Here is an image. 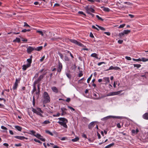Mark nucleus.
Listing matches in <instances>:
<instances>
[{
  "mask_svg": "<svg viewBox=\"0 0 148 148\" xmlns=\"http://www.w3.org/2000/svg\"><path fill=\"white\" fill-rule=\"evenodd\" d=\"M60 140H67V138L66 137H63L61 138Z\"/></svg>",
  "mask_w": 148,
  "mask_h": 148,
  "instance_id": "obj_48",
  "label": "nucleus"
},
{
  "mask_svg": "<svg viewBox=\"0 0 148 148\" xmlns=\"http://www.w3.org/2000/svg\"><path fill=\"white\" fill-rule=\"evenodd\" d=\"M119 69H120V68L118 67H117V66L114 67L113 66H111L107 70H106L108 71V70H113V69H114V70H117Z\"/></svg>",
  "mask_w": 148,
  "mask_h": 148,
  "instance_id": "obj_13",
  "label": "nucleus"
},
{
  "mask_svg": "<svg viewBox=\"0 0 148 148\" xmlns=\"http://www.w3.org/2000/svg\"><path fill=\"white\" fill-rule=\"evenodd\" d=\"M133 65L134 67H136L137 68H139L141 66L140 64H134Z\"/></svg>",
  "mask_w": 148,
  "mask_h": 148,
  "instance_id": "obj_33",
  "label": "nucleus"
},
{
  "mask_svg": "<svg viewBox=\"0 0 148 148\" xmlns=\"http://www.w3.org/2000/svg\"><path fill=\"white\" fill-rule=\"evenodd\" d=\"M36 32L38 33H39L42 36H43V32L41 31L38 30L36 31Z\"/></svg>",
  "mask_w": 148,
  "mask_h": 148,
  "instance_id": "obj_40",
  "label": "nucleus"
},
{
  "mask_svg": "<svg viewBox=\"0 0 148 148\" xmlns=\"http://www.w3.org/2000/svg\"><path fill=\"white\" fill-rule=\"evenodd\" d=\"M125 24H123L122 25H120V26L118 28H122L125 25Z\"/></svg>",
  "mask_w": 148,
  "mask_h": 148,
  "instance_id": "obj_41",
  "label": "nucleus"
},
{
  "mask_svg": "<svg viewBox=\"0 0 148 148\" xmlns=\"http://www.w3.org/2000/svg\"><path fill=\"white\" fill-rule=\"evenodd\" d=\"M68 108L72 110L73 111H74L75 110V109L74 108H73L71 106H68Z\"/></svg>",
  "mask_w": 148,
  "mask_h": 148,
  "instance_id": "obj_54",
  "label": "nucleus"
},
{
  "mask_svg": "<svg viewBox=\"0 0 148 148\" xmlns=\"http://www.w3.org/2000/svg\"><path fill=\"white\" fill-rule=\"evenodd\" d=\"M123 91L122 90H119L117 92H110L107 94L106 96H110L117 95H119Z\"/></svg>",
  "mask_w": 148,
  "mask_h": 148,
  "instance_id": "obj_4",
  "label": "nucleus"
},
{
  "mask_svg": "<svg viewBox=\"0 0 148 148\" xmlns=\"http://www.w3.org/2000/svg\"><path fill=\"white\" fill-rule=\"evenodd\" d=\"M123 40H118V42L120 44H121L123 43Z\"/></svg>",
  "mask_w": 148,
  "mask_h": 148,
  "instance_id": "obj_51",
  "label": "nucleus"
},
{
  "mask_svg": "<svg viewBox=\"0 0 148 148\" xmlns=\"http://www.w3.org/2000/svg\"><path fill=\"white\" fill-rule=\"evenodd\" d=\"M21 40L20 38L16 37L15 39L13 41V42H20Z\"/></svg>",
  "mask_w": 148,
  "mask_h": 148,
  "instance_id": "obj_25",
  "label": "nucleus"
},
{
  "mask_svg": "<svg viewBox=\"0 0 148 148\" xmlns=\"http://www.w3.org/2000/svg\"><path fill=\"white\" fill-rule=\"evenodd\" d=\"M78 13L85 15V14H84L82 11H79Z\"/></svg>",
  "mask_w": 148,
  "mask_h": 148,
  "instance_id": "obj_57",
  "label": "nucleus"
},
{
  "mask_svg": "<svg viewBox=\"0 0 148 148\" xmlns=\"http://www.w3.org/2000/svg\"><path fill=\"white\" fill-rule=\"evenodd\" d=\"M15 127L19 131H21V130L22 129V128L21 127L17 125V126H15Z\"/></svg>",
  "mask_w": 148,
  "mask_h": 148,
  "instance_id": "obj_22",
  "label": "nucleus"
},
{
  "mask_svg": "<svg viewBox=\"0 0 148 148\" xmlns=\"http://www.w3.org/2000/svg\"><path fill=\"white\" fill-rule=\"evenodd\" d=\"M58 71L60 72L61 71L62 69V65L60 61L58 62Z\"/></svg>",
  "mask_w": 148,
  "mask_h": 148,
  "instance_id": "obj_15",
  "label": "nucleus"
},
{
  "mask_svg": "<svg viewBox=\"0 0 148 148\" xmlns=\"http://www.w3.org/2000/svg\"><path fill=\"white\" fill-rule=\"evenodd\" d=\"M92 76V75L87 80V82L88 83H89L90 81L91 80V77Z\"/></svg>",
  "mask_w": 148,
  "mask_h": 148,
  "instance_id": "obj_44",
  "label": "nucleus"
},
{
  "mask_svg": "<svg viewBox=\"0 0 148 148\" xmlns=\"http://www.w3.org/2000/svg\"><path fill=\"white\" fill-rule=\"evenodd\" d=\"M79 140V138L78 137H77L74 138L72 139L71 140L73 142H75L78 141Z\"/></svg>",
  "mask_w": 148,
  "mask_h": 148,
  "instance_id": "obj_28",
  "label": "nucleus"
},
{
  "mask_svg": "<svg viewBox=\"0 0 148 148\" xmlns=\"http://www.w3.org/2000/svg\"><path fill=\"white\" fill-rule=\"evenodd\" d=\"M45 56H43L42 58L40 60V61L42 62L45 59Z\"/></svg>",
  "mask_w": 148,
  "mask_h": 148,
  "instance_id": "obj_46",
  "label": "nucleus"
},
{
  "mask_svg": "<svg viewBox=\"0 0 148 148\" xmlns=\"http://www.w3.org/2000/svg\"><path fill=\"white\" fill-rule=\"evenodd\" d=\"M130 30H125L123 31L125 34H127L130 33Z\"/></svg>",
  "mask_w": 148,
  "mask_h": 148,
  "instance_id": "obj_23",
  "label": "nucleus"
},
{
  "mask_svg": "<svg viewBox=\"0 0 148 148\" xmlns=\"http://www.w3.org/2000/svg\"><path fill=\"white\" fill-rule=\"evenodd\" d=\"M61 110L62 112V113L61 114L62 116L64 114H66V113L65 112V111L67 110V109L66 108H61Z\"/></svg>",
  "mask_w": 148,
  "mask_h": 148,
  "instance_id": "obj_17",
  "label": "nucleus"
},
{
  "mask_svg": "<svg viewBox=\"0 0 148 148\" xmlns=\"http://www.w3.org/2000/svg\"><path fill=\"white\" fill-rule=\"evenodd\" d=\"M38 75H39L38 73H36L34 76V77H35V78L37 77L38 76Z\"/></svg>",
  "mask_w": 148,
  "mask_h": 148,
  "instance_id": "obj_63",
  "label": "nucleus"
},
{
  "mask_svg": "<svg viewBox=\"0 0 148 148\" xmlns=\"http://www.w3.org/2000/svg\"><path fill=\"white\" fill-rule=\"evenodd\" d=\"M66 75L67 77L69 79H71V75L69 73H66Z\"/></svg>",
  "mask_w": 148,
  "mask_h": 148,
  "instance_id": "obj_45",
  "label": "nucleus"
},
{
  "mask_svg": "<svg viewBox=\"0 0 148 148\" xmlns=\"http://www.w3.org/2000/svg\"><path fill=\"white\" fill-rule=\"evenodd\" d=\"M82 136L84 138H86L87 137L86 134H83L82 135Z\"/></svg>",
  "mask_w": 148,
  "mask_h": 148,
  "instance_id": "obj_64",
  "label": "nucleus"
},
{
  "mask_svg": "<svg viewBox=\"0 0 148 148\" xmlns=\"http://www.w3.org/2000/svg\"><path fill=\"white\" fill-rule=\"evenodd\" d=\"M77 45L80 46L81 47H85L83 44H82V43H81V42H77Z\"/></svg>",
  "mask_w": 148,
  "mask_h": 148,
  "instance_id": "obj_35",
  "label": "nucleus"
},
{
  "mask_svg": "<svg viewBox=\"0 0 148 148\" xmlns=\"http://www.w3.org/2000/svg\"><path fill=\"white\" fill-rule=\"evenodd\" d=\"M45 132L46 133L49 134L51 136H52L53 135V133L49 130H46Z\"/></svg>",
  "mask_w": 148,
  "mask_h": 148,
  "instance_id": "obj_34",
  "label": "nucleus"
},
{
  "mask_svg": "<svg viewBox=\"0 0 148 148\" xmlns=\"http://www.w3.org/2000/svg\"><path fill=\"white\" fill-rule=\"evenodd\" d=\"M103 80L105 82L104 84L106 85L108 83L110 82V80L109 77H104L103 78Z\"/></svg>",
  "mask_w": 148,
  "mask_h": 148,
  "instance_id": "obj_8",
  "label": "nucleus"
},
{
  "mask_svg": "<svg viewBox=\"0 0 148 148\" xmlns=\"http://www.w3.org/2000/svg\"><path fill=\"white\" fill-rule=\"evenodd\" d=\"M60 115V114L59 113H58L56 114H53V116L54 117H57L59 116Z\"/></svg>",
  "mask_w": 148,
  "mask_h": 148,
  "instance_id": "obj_37",
  "label": "nucleus"
},
{
  "mask_svg": "<svg viewBox=\"0 0 148 148\" xmlns=\"http://www.w3.org/2000/svg\"><path fill=\"white\" fill-rule=\"evenodd\" d=\"M104 34H106L108 36H110V33L109 32H104Z\"/></svg>",
  "mask_w": 148,
  "mask_h": 148,
  "instance_id": "obj_58",
  "label": "nucleus"
},
{
  "mask_svg": "<svg viewBox=\"0 0 148 148\" xmlns=\"http://www.w3.org/2000/svg\"><path fill=\"white\" fill-rule=\"evenodd\" d=\"M117 127L118 128H121V126L119 123H118L117 125Z\"/></svg>",
  "mask_w": 148,
  "mask_h": 148,
  "instance_id": "obj_59",
  "label": "nucleus"
},
{
  "mask_svg": "<svg viewBox=\"0 0 148 148\" xmlns=\"http://www.w3.org/2000/svg\"><path fill=\"white\" fill-rule=\"evenodd\" d=\"M29 132H30V134H32V135H33V136H35L36 137V135H37V134H36V132L35 131H34V130H30L29 131Z\"/></svg>",
  "mask_w": 148,
  "mask_h": 148,
  "instance_id": "obj_21",
  "label": "nucleus"
},
{
  "mask_svg": "<svg viewBox=\"0 0 148 148\" xmlns=\"http://www.w3.org/2000/svg\"><path fill=\"white\" fill-rule=\"evenodd\" d=\"M91 57L95 58H96L98 59V58L97 56V54L95 53H93L91 55Z\"/></svg>",
  "mask_w": 148,
  "mask_h": 148,
  "instance_id": "obj_27",
  "label": "nucleus"
},
{
  "mask_svg": "<svg viewBox=\"0 0 148 148\" xmlns=\"http://www.w3.org/2000/svg\"><path fill=\"white\" fill-rule=\"evenodd\" d=\"M20 80V79L18 80L17 78L16 79L14 85L12 87L13 90H15L16 89L18 86V83L19 82Z\"/></svg>",
  "mask_w": 148,
  "mask_h": 148,
  "instance_id": "obj_6",
  "label": "nucleus"
},
{
  "mask_svg": "<svg viewBox=\"0 0 148 148\" xmlns=\"http://www.w3.org/2000/svg\"><path fill=\"white\" fill-rule=\"evenodd\" d=\"M43 97V102L45 103H47L50 101V97L47 92H44Z\"/></svg>",
  "mask_w": 148,
  "mask_h": 148,
  "instance_id": "obj_3",
  "label": "nucleus"
},
{
  "mask_svg": "<svg viewBox=\"0 0 148 148\" xmlns=\"http://www.w3.org/2000/svg\"><path fill=\"white\" fill-rule=\"evenodd\" d=\"M14 137L20 140H23L24 139H25L26 140L28 139L27 138L23 136H14Z\"/></svg>",
  "mask_w": 148,
  "mask_h": 148,
  "instance_id": "obj_9",
  "label": "nucleus"
},
{
  "mask_svg": "<svg viewBox=\"0 0 148 148\" xmlns=\"http://www.w3.org/2000/svg\"><path fill=\"white\" fill-rule=\"evenodd\" d=\"M50 145H53V144L52 143H47V146L49 147L50 146Z\"/></svg>",
  "mask_w": 148,
  "mask_h": 148,
  "instance_id": "obj_61",
  "label": "nucleus"
},
{
  "mask_svg": "<svg viewBox=\"0 0 148 148\" xmlns=\"http://www.w3.org/2000/svg\"><path fill=\"white\" fill-rule=\"evenodd\" d=\"M124 35H125V34H124L123 32L119 33V36L121 37H122Z\"/></svg>",
  "mask_w": 148,
  "mask_h": 148,
  "instance_id": "obj_50",
  "label": "nucleus"
},
{
  "mask_svg": "<svg viewBox=\"0 0 148 148\" xmlns=\"http://www.w3.org/2000/svg\"><path fill=\"white\" fill-rule=\"evenodd\" d=\"M95 122L93 121L90 123L88 125V128L89 129H92L94 126V123Z\"/></svg>",
  "mask_w": 148,
  "mask_h": 148,
  "instance_id": "obj_16",
  "label": "nucleus"
},
{
  "mask_svg": "<svg viewBox=\"0 0 148 148\" xmlns=\"http://www.w3.org/2000/svg\"><path fill=\"white\" fill-rule=\"evenodd\" d=\"M125 58L128 60H131L132 59L131 57L127 56L125 57Z\"/></svg>",
  "mask_w": 148,
  "mask_h": 148,
  "instance_id": "obj_49",
  "label": "nucleus"
},
{
  "mask_svg": "<svg viewBox=\"0 0 148 148\" xmlns=\"http://www.w3.org/2000/svg\"><path fill=\"white\" fill-rule=\"evenodd\" d=\"M36 136V137L40 139L42 141L44 142L45 141V139L44 138H43L41 136L40 134H37V135Z\"/></svg>",
  "mask_w": 148,
  "mask_h": 148,
  "instance_id": "obj_10",
  "label": "nucleus"
},
{
  "mask_svg": "<svg viewBox=\"0 0 148 148\" xmlns=\"http://www.w3.org/2000/svg\"><path fill=\"white\" fill-rule=\"evenodd\" d=\"M103 64H105L106 63L104 62H100L99 63L97 64V65L98 66H99Z\"/></svg>",
  "mask_w": 148,
  "mask_h": 148,
  "instance_id": "obj_52",
  "label": "nucleus"
},
{
  "mask_svg": "<svg viewBox=\"0 0 148 148\" xmlns=\"http://www.w3.org/2000/svg\"><path fill=\"white\" fill-rule=\"evenodd\" d=\"M51 89L53 91L56 93L58 92V90L56 87L54 86L51 88Z\"/></svg>",
  "mask_w": 148,
  "mask_h": 148,
  "instance_id": "obj_20",
  "label": "nucleus"
},
{
  "mask_svg": "<svg viewBox=\"0 0 148 148\" xmlns=\"http://www.w3.org/2000/svg\"><path fill=\"white\" fill-rule=\"evenodd\" d=\"M128 16H130L131 18H133L134 17V15L131 14H129Z\"/></svg>",
  "mask_w": 148,
  "mask_h": 148,
  "instance_id": "obj_60",
  "label": "nucleus"
},
{
  "mask_svg": "<svg viewBox=\"0 0 148 148\" xmlns=\"http://www.w3.org/2000/svg\"><path fill=\"white\" fill-rule=\"evenodd\" d=\"M58 119L60 121L58 122V123L65 128H67L66 123L68 122V121L64 117H60L58 118Z\"/></svg>",
  "mask_w": 148,
  "mask_h": 148,
  "instance_id": "obj_1",
  "label": "nucleus"
},
{
  "mask_svg": "<svg viewBox=\"0 0 148 148\" xmlns=\"http://www.w3.org/2000/svg\"><path fill=\"white\" fill-rule=\"evenodd\" d=\"M27 62H28V64H30V66H31V64L32 63V60H31V59H27Z\"/></svg>",
  "mask_w": 148,
  "mask_h": 148,
  "instance_id": "obj_32",
  "label": "nucleus"
},
{
  "mask_svg": "<svg viewBox=\"0 0 148 148\" xmlns=\"http://www.w3.org/2000/svg\"><path fill=\"white\" fill-rule=\"evenodd\" d=\"M36 90V88L35 87V86H33V89L32 90V94H33Z\"/></svg>",
  "mask_w": 148,
  "mask_h": 148,
  "instance_id": "obj_47",
  "label": "nucleus"
},
{
  "mask_svg": "<svg viewBox=\"0 0 148 148\" xmlns=\"http://www.w3.org/2000/svg\"><path fill=\"white\" fill-rule=\"evenodd\" d=\"M24 26H27L29 27H30V26L29 25L26 23L25 22L24 23Z\"/></svg>",
  "mask_w": 148,
  "mask_h": 148,
  "instance_id": "obj_53",
  "label": "nucleus"
},
{
  "mask_svg": "<svg viewBox=\"0 0 148 148\" xmlns=\"http://www.w3.org/2000/svg\"><path fill=\"white\" fill-rule=\"evenodd\" d=\"M1 128L2 129L4 130H6L7 129V128L3 126H1Z\"/></svg>",
  "mask_w": 148,
  "mask_h": 148,
  "instance_id": "obj_55",
  "label": "nucleus"
},
{
  "mask_svg": "<svg viewBox=\"0 0 148 148\" xmlns=\"http://www.w3.org/2000/svg\"><path fill=\"white\" fill-rule=\"evenodd\" d=\"M42 48V46H40L36 48H35V50L37 51H40Z\"/></svg>",
  "mask_w": 148,
  "mask_h": 148,
  "instance_id": "obj_24",
  "label": "nucleus"
},
{
  "mask_svg": "<svg viewBox=\"0 0 148 148\" xmlns=\"http://www.w3.org/2000/svg\"><path fill=\"white\" fill-rule=\"evenodd\" d=\"M96 26H97L100 29L102 30L105 31L106 30L105 28L103 27L99 26L97 25H96Z\"/></svg>",
  "mask_w": 148,
  "mask_h": 148,
  "instance_id": "obj_31",
  "label": "nucleus"
},
{
  "mask_svg": "<svg viewBox=\"0 0 148 148\" xmlns=\"http://www.w3.org/2000/svg\"><path fill=\"white\" fill-rule=\"evenodd\" d=\"M30 64L23 65L22 66V69L23 71L26 70L27 68L30 66Z\"/></svg>",
  "mask_w": 148,
  "mask_h": 148,
  "instance_id": "obj_14",
  "label": "nucleus"
},
{
  "mask_svg": "<svg viewBox=\"0 0 148 148\" xmlns=\"http://www.w3.org/2000/svg\"><path fill=\"white\" fill-rule=\"evenodd\" d=\"M35 50V48L32 47H29L27 49V51L28 53H30L33 51Z\"/></svg>",
  "mask_w": 148,
  "mask_h": 148,
  "instance_id": "obj_12",
  "label": "nucleus"
},
{
  "mask_svg": "<svg viewBox=\"0 0 148 148\" xmlns=\"http://www.w3.org/2000/svg\"><path fill=\"white\" fill-rule=\"evenodd\" d=\"M46 74V73H45L44 74L42 75H40L36 81V82H40L42 79L44 77V76Z\"/></svg>",
  "mask_w": 148,
  "mask_h": 148,
  "instance_id": "obj_11",
  "label": "nucleus"
},
{
  "mask_svg": "<svg viewBox=\"0 0 148 148\" xmlns=\"http://www.w3.org/2000/svg\"><path fill=\"white\" fill-rule=\"evenodd\" d=\"M96 16L99 20L101 21H103V19L101 17H100L99 15H97Z\"/></svg>",
  "mask_w": 148,
  "mask_h": 148,
  "instance_id": "obj_39",
  "label": "nucleus"
},
{
  "mask_svg": "<svg viewBox=\"0 0 148 148\" xmlns=\"http://www.w3.org/2000/svg\"><path fill=\"white\" fill-rule=\"evenodd\" d=\"M111 118H119V117L112 116H107L105 117L102 119L101 120L102 121H106V120L108 119H110Z\"/></svg>",
  "mask_w": 148,
  "mask_h": 148,
  "instance_id": "obj_7",
  "label": "nucleus"
},
{
  "mask_svg": "<svg viewBox=\"0 0 148 148\" xmlns=\"http://www.w3.org/2000/svg\"><path fill=\"white\" fill-rule=\"evenodd\" d=\"M114 143H111L109 145L106 146L105 147V148H110L111 147L113 146L114 145Z\"/></svg>",
  "mask_w": 148,
  "mask_h": 148,
  "instance_id": "obj_26",
  "label": "nucleus"
},
{
  "mask_svg": "<svg viewBox=\"0 0 148 148\" xmlns=\"http://www.w3.org/2000/svg\"><path fill=\"white\" fill-rule=\"evenodd\" d=\"M72 42L77 44L78 41L75 40H71Z\"/></svg>",
  "mask_w": 148,
  "mask_h": 148,
  "instance_id": "obj_38",
  "label": "nucleus"
},
{
  "mask_svg": "<svg viewBox=\"0 0 148 148\" xmlns=\"http://www.w3.org/2000/svg\"><path fill=\"white\" fill-rule=\"evenodd\" d=\"M32 111L34 113L42 117H43V116L42 114L43 113V112L42 111L40 108H37L36 109H35L33 108Z\"/></svg>",
  "mask_w": 148,
  "mask_h": 148,
  "instance_id": "obj_2",
  "label": "nucleus"
},
{
  "mask_svg": "<svg viewBox=\"0 0 148 148\" xmlns=\"http://www.w3.org/2000/svg\"><path fill=\"white\" fill-rule=\"evenodd\" d=\"M101 8H102L103 10L105 12H109L110 10L109 8L105 7L104 6H102Z\"/></svg>",
  "mask_w": 148,
  "mask_h": 148,
  "instance_id": "obj_19",
  "label": "nucleus"
},
{
  "mask_svg": "<svg viewBox=\"0 0 148 148\" xmlns=\"http://www.w3.org/2000/svg\"><path fill=\"white\" fill-rule=\"evenodd\" d=\"M34 140L36 142H38V143H40V144H41L42 143L41 142L40 140L37 139L36 138L34 139Z\"/></svg>",
  "mask_w": 148,
  "mask_h": 148,
  "instance_id": "obj_43",
  "label": "nucleus"
},
{
  "mask_svg": "<svg viewBox=\"0 0 148 148\" xmlns=\"http://www.w3.org/2000/svg\"><path fill=\"white\" fill-rule=\"evenodd\" d=\"M85 8L88 14H90L91 12H94L95 11L94 10L93 8L88 6H86Z\"/></svg>",
  "mask_w": 148,
  "mask_h": 148,
  "instance_id": "obj_5",
  "label": "nucleus"
},
{
  "mask_svg": "<svg viewBox=\"0 0 148 148\" xmlns=\"http://www.w3.org/2000/svg\"><path fill=\"white\" fill-rule=\"evenodd\" d=\"M132 60H134V61H137V62H138V61L140 62V61H141V59L140 58L137 59H134V58H133L132 59Z\"/></svg>",
  "mask_w": 148,
  "mask_h": 148,
  "instance_id": "obj_36",
  "label": "nucleus"
},
{
  "mask_svg": "<svg viewBox=\"0 0 148 148\" xmlns=\"http://www.w3.org/2000/svg\"><path fill=\"white\" fill-rule=\"evenodd\" d=\"M143 118L145 119L148 120V113H145L143 114Z\"/></svg>",
  "mask_w": 148,
  "mask_h": 148,
  "instance_id": "obj_18",
  "label": "nucleus"
},
{
  "mask_svg": "<svg viewBox=\"0 0 148 148\" xmlns=\"http://www.w3.org/2000/svg\"><path fill=\"white\" fill-rule=\"evenodd\" d=\"M15 146L16 147L21 146V143H19L18 144H15Z\"/></svg>",
  "mask_w": 148,
  "mask_h": 148,
  "instance_id": "obj_56",
  "label": "nucleus"
},
{
  "mask_svg": "<svg viewBox=\"0 0 148 148\" xmlns=\"http://www.w3.org/2000/svg\"><path fill=\"white\" fill-rule=\"evenodd\" d=\"M141 61H142L143 62H146L148 61V59H147L145 58H142L141 59Z\"/></svg>",
  "mask_w": 148,
  "mask_h": 148,
  "instance_id": "obj_30",
  "label": "nucleus"
},
{
  "mask_svg": "<svg viewBox=\"0 0 148 148\" xmlns=\"http://www.w3.org/2000/svg\"><path fill=\"white\" fill-rule=\"evenodd\" d=\"M50 123V122L49 120H46L44 121L42 123L43 124L46 125Z\"/></svg>",
  "mask_w": 148,
  "mask_h": 148,
  "instance_id": "obj_29",
  "label": "nucleus"
},
{
  "mask_svg": "<svg viewBox=\"0 0 148 148\" xmlns=\"http://www.w3.org/2000/svg\"><path fill=\"white\" fill-rule=\"evenodd\" d=\"M83 75V74L82 73V72L81 71H80L79 74H78V76L79 77H81Z\"/></svg>",
  "mask_w": 148,
  "mask_h": 148,
  "instance_id": "obj_42",
  "label": "nucleus"
},
{
  "mask_svg": "<svg viewBox=\"0 0 148 148\" xmlns=\"http://www.w3.org/2000/svg\"><path fill=\"white\" fill-rule=\"evenodd\" d=\"M90 36L91 38H94V36L93 34L91 33L90 32Z\"/></svg>",
  "mask_w": 148,
  "mask_h": 148,
  "instance_id": "obj_62",
  "label": "nucleus"
}]
</instances>
